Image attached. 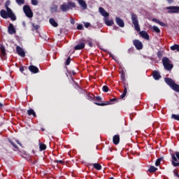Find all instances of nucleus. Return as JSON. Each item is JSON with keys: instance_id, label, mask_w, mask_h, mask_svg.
Returning a JSON list of instances; mask_svg holds the SVG:
<instances>
[{"instance_id": "obj_29", "label": "nucleus", "mask_w": 179, "mask_h": 179, "mask_svg": "<svg viewBox=\"0 0 179 179\" xmlns=\"http://www.w3.org/2000/svg\"><path fill=\"white\" fill-rule=\"evenodd\" d=\"M94 167L96 170H101V165L99 164H94Z\"/></svg>"}, {"instance_id": "obj_5", "label": "nucleus", "mask_w": 179, "mask_h": 179, "mask_svg": "<svg viewBox=\"0 0 179 179\" xmlns=\"http://www.w3.org/2000/svg\"><path fill=\"white\" fill-rule=\"evenodd\" d=\"M172 157V164L174 167H178L179 166V152H176V155L174 154L171 155Z\"/></svg>"}, {"instance_id": "obj_2", "label": "nucleus", "mask_w": 179, "mask_h": 179, "mask_svg": "<svg viewBox=\"0 0 179 179\" xmlns=\"http://www.w3.org/2000/svg\"><path fill=\"white\" fill-rule=\"evenodd\" d=\"M165 82L174 90L175 92H179V85L174 83V80L170 78H165Z\"/></svg>"}, {"instance_id": "obj_53", "label": "nucleus", "mask_w": 179, "mask_h": 179, "mask_svg": "<svg viewBox=\"0 0 179 179\" xmlns=\"http://www.w3.org/2000/svg\"><path fill=\"white\" fill-rule=\"evenodd\" d=\"M117 100V99H112L110 100V101H115Z\"/></svg>"}, {"instance_id": "obj_40", "label": "nucleus", "mask_w": 179, "mask_h": 179, "mask_svg": "<svg viewBox=\"0 0 179 179\" xmlns=\"http://www.w3.org/2000/svg\"><path fill=\"white\" fill-rule=\"evenodd\" d=\"M77 29L78 30H83V25L82 24H78V27H77Z\"/></svg>"}, {"instance_id": "obj_25", "label": "nucleus", "mask_w": 179, "mask_h": 179, "mask_svg": "<svg viewBox=\"0 0 179 179\" xmlns=\"http://www.w3.org/2000/svg\"><path fill=\"white\" fill-rule=\"evenodd\" d=\"M67 5L69 6V9H72V8H76V3L72 1L69 2Z\"/></svg>"}, {"instance_id": "obj_56", "label": "nucleus", "mask_w": 179, "mask_h": 179, "mask_svg": "<svg viewBox=\"0 0 179 179\" xmlns=\"http://www.w3.org/2000/svg\"><path fill=\"white\" fill-rule=\"evenodd\" d=\"M110 57H112V58H113V55L110 54Z\"/></svg>"}, {"instance_id": "obj_55", "label": "nucleus", "mask_w": 179, "mask_h": 179, "mask_svg": "<svg viewBox=\"0 0 179 179\" xmlns=\"http://www.w3.org/2000/svg\"><path fill=\"white\" fill-rule=\"evenodd\" d=\"M16 142H17V143H18V145H22V144H20V143L19 142V141H17Z\"/></svg>"}, {"instance_id": "obj_46", "label": "nucleus", "mask_w": 179, "mask_h": 179, "mask_svg": "<svg viewBox=\"0 0 179 179\" xmlns=\"http://www.w3.org/2000/svg\"><path fill=\"white\" fill-rule=\"evenodd\" d=\"M125 96H127V94L123 92L122 94L120 96V97H121V99H124V97H125Z\"/></svg>"}, {"instance_id": "obj_57", "label": "nucleus", "mask_w": 179, "mask_h": 179, "mask_svg": "<svg viewBox=\"0 0 179 179\" xmlns=\"http://www.w3.org/2000/svg\"><path fill=\"white\" fill-rule=\"evenodd\" d=\"M109 179H114V178H109Z\"/></svg>"}, {"instance_id": "obj_32", "label": "nucleus", "mask_w": 179, "mask_h": 179, "mask_svg": "<svg viewBox=\"0 0 179 179\" xmlns=\"http://www.w3.org/2000/svg\"><path fill=\"white\" fill-rule=\"evenodd\" d=\"M171 118H174V120H176L177 121H179V115L173 114L171 115Z\"/></svg>"}, {"instance_id": "obj_38", "label": "nucleus", "mask_w": 179, "mask_h": 179, "mask_svg": "<svg viewBox=\"0 0 179 179\" xmlns=\"http://www.w3.org/2000/svg\"><path fill=\"white\" fill-rule=\"evenodd\" d=\"M32 5H38V1L37 0H31Z\"/></svg>"}, {"instance_id": "obj_44", "label": "nucleus", "mask_w": 179, "mask_h": 179, "mask_svg": "<svg viewBox=\"0 0 179 179\" xmlns=\"http://www.w3.org/2000/svg\"><path fill=\"white\" fill-rule=\"evenodd\" d=\"M85 27H90V23H89V22H85Z\"/></svg>"}, {"instance_id": "obj_30", "label": "nucleus", "mask_w": 179, "mask_h": 179, "mask_svg": "<svg viewBox=\"0 0 179 179\" xmlns=\"http://www.w3.org/2000/svg\"><path fill=\"white\" fill-rule=\"evenodd\" d=\"M152 29L154 30V31H155V33H160V29H159V27H157V26H153Z\"/></svg>"}, {"instance_id": "obj_3", "label": "nucleus", "mask_w": 179, "mask_h": 179, "mask_svg": "<svg viewBox=\"0 0 179 179\" xmlns=\"http://www.w3.org/2000/svg\"><path fill=\"white\" fill-rule=\"evenodd\" d=\"M163 65L167 71H171L173 69V64H171L170 59L167 57H164L162 59Z\"/></svg>"}, {"instance_id": "obj_37", "label": "nucleus", "mask_w": 179, "mask_h": 179, "mask_svg": "<svg viewBox=\"0 0 179 179\" xmlns=\"http://www.w3.org/2000/svg\"><path fill=\"white\" fill-rule=\"evenodd\" d=\"M102 89H103V92H105L106 93H107V92H108V87H107L106 85H104Z\"/></svg>"}, {"instance_id": "obj_15", "label": "nucleus", "mask_w": 179, "mask_h": 179, "mask_svg": "<svg viewBox=\"0 0 179 179\" xmlns=\"http://www.w3.org/2000/svg\"><path fill=\"white\" fill-rule=\"evenodd\" d=\"M0 51H1L0 57H1V58L3 59V57L6 55V50H5V47L3 45L0 46Z\"/></svg>"}, {"instance_id": "obj_14", "label": "nucleus", "mask_w": 179, "mask_h": 179, "mask_svg": "<svg viewBox=\"0 0 179 179\" xmlns=\"http://www.w3.org/2000/svg\"><path fill=\"white\" fill-rule=\"evenodd\" d=\"M99 10L101 15H102V16H103L104 17H108L109 14H108V13H107V11H106V10H104V8L101 7V8H99Z\"/></svg>"}, {"instance_id": "obj_6", "label": "nucleus", "mask_w": 179, "mask_h": 179, "mask_svg": "<svg viewBox=\"0 0 179 179\" xmlns=\"http://www.w3.org/2000/svg\"><path fill=\"white\" fill-rule=\"evenodd\" d=\"M23 10L27 17H33V12L29 6H24Z\"/></svg>"}, {"instance_id": "obj_54", "label": "nucleus", "mask_w": 179, "mask_h": 179, "mask_svg": "<svg viewBox=\"0 0 179 179\" xmlns=\"http://www.w3.org/2000/svg\"><path fill=\"white\" fill-rule=\"evenodd\" d=\"M2 107H3V104L0 103V108H2Z\"/></svg>"}, {"instance_id": "obj_35", "label": "nucleus", "mask_w": 179, "mask_h": 179, "mask_svg": "<svg viewBox=\"0 0 179 179\" xmlns=\"http://www.w3.org/2000/svg\"><path fill=\"white\" fill-rule=\"evenodd\" d=\"M162 160H163V158H159L155 162V166H159L160 162H162Z\"/></svg>"}, {"instance_id": "obj_50", "label": "nucleus", "mask_w": 179, "mask_h": 179, "mask_svg": "<svg viewBox=\"0 0 179 179\" xmlns=\"http://www.w3.org/2000/svg\"><path fill=\"white\" fill-rule=\"evenodd\" d=\"M57 163H60L61 164H62L64 163V161L62 160H59V161H56Z\"/></svg>"}, {"instance_id": "obj_13", "label": "nucleus", "mask_w": 179, "mask_h": 179, "mask_svg": "<svg viewBox=\"0 0 179 179\" xmlns=\"http://www.w3.org/2000/svg\"><path fill=\"white\" fill-rule=\"evenodd\" d=\"M8 31L9 34H15L16 33V29H15V27H13V24H10L8 28Z\"/></svg>"}, {"instance_id": "obj_8", "label": "nucleus", "mask_w": 179, "mask_h": 179, "mask_svg": "<svg viewBox=\"0 0 179 179\" xmlns=\"http://www.w3.org/2000/svg\"><path fill=\"white\" fill-rule=\"evenodd\" d=\"M78 5H80V8L83 9L84 10L87 9V3H86V1L85 0H78Z\"/></svg>"}, {"instance_id": "obj_27", "label": "nucleus", "mask_w": 179, "mask_h": 179, "mask_svg": "<svg viewBox=\"0 0 179 179\" xmlns=\"http://www.w3.org/2000/svg\"><path fill=\"white\" fill-rule=\"evenodd\" d=\"M27 113L29 115H34V117H36V113L33 109L28 110Z\"/></svg>"}, {"instance_id": "obj_22", "label": "nucleus", "mask_w": 179, "mask_h": 179, "mask_svg": "<svg viewBox=\"0 0 179 179\" xmlns=\"http://www.w3.org/2000/svg\"><path fill=\"white\" fill-rule=\"evenodd\" d=\"M113 143L115 145H118V143H120V136L115 135L113 136Z\"/></svg>"}, {"instance_id": "obj_33", "label": "nucleus", "mask_w": 179, "mask_h": 179, "mask_svg": "<svg viewBox=\"0 0 179 179\" xmlns=\"http://www.w3.org/2000/svg\"><path fill=\"white\" fill-rule=\"evenodd\" d=\"M18 5H23L24 4V0H15Z\"/></svg>"}, {"instance_id": "obj_1", "label": "nucleus", "mask_w": 179, "mask_h": 179, "mask_svg": "<svg viewBox=\"0 0 179 179\" xmlns=\"http://www.w3.org/2000/svg\"><path fill=\"white\" fill-rule=\"evenodd\" d=\"M131 22L134 26L136 31H141V27H139V20H138V15L136 14L131 13Z\"/></svg>"}, {"instance_id": "obj_41", "label": "nucleus", "mask_w": 179, "mask_h": 179, "mask_svg": "<svg viewBox=\"0 0 179 179\" xmlns=\"http://www.w3.org/2000/svg\"><path fill=\"white\" fill-rule=\"evenodd\" d=\"M159 24L162 27H166L167 26L166 24H164V22H162L161 21H159Z\"/></svg>"}, {"instance_id": "obj_31", "label": "nucleus", "mask_w": 179, "mask_h": 179, "mask_svg": "<svg viewBox=\"0 0 179 179\" xmlns=\"http://www.w3.org/2000/svg\"><path fill=\"white\" fill-rule=\"evenodd\" d=\"M51 10H52V12H58V6H53L51 8Z\"/></svg>"}, {"instance_id": "obj_52", "label": "nucleus", "mask_w": 179, "mask_h": 179, "mask_svg": "<svg viewBox=\"0 0 179 179\" xmlns=\"http://www.w3.org/2000/svg\"><path fill=\"white\" fill-rule=\"evenodd\" d=\"M88 45H90V47H93V44L91 42H90Z\"/></svg>"}, {"instance_id": "obj_48", "label": "nucleus", "mask_w": 179, "mask_h": 179, "mask_svg": "<svg viewBox=\"0 0 179 179\" xmlns=\"http://www.w3.org/2000/svg\"><path fill=\"white\" fill-rule=\"evenodd\" d=\"M71 24H75V20L71 19Z\"/></svg>"}, {"instance_id": "obj_20", "label": "nucleus", "mask_w": 179, "mask_h": 179, "mask_svg": "<svg viewBox=\"0 0 179 179\" xmlns=\"http://www.w3.org/2000/svg\"><path fill=\"white\" fill-rule=\"evenodd\" d=\"M83 48H85V43H81L76 45L74 50H83Z\"/></svg>"}, {"instance_id": "obj_47", "label": "nucleus", "mask_w": 179, "mask_h": 179, "mask_svg": "<svg viewBox=\"0 0 179 179\" xmlns=\"http://www.w3.org/2000/svg\"><path fill=\"white\" fill-rule=\"evenodd\" d=\"M20 72H23V71H24V67H23V66L20 67Z\"/></svg>"}, {"instance_id": "obj_11", "label": "nucleus", "mask_w": 179, "mask_h": 179, "mask_svg": "<svg viewBox=\"0 0 179 179\" xmlns=\"http://www.w3.org/2000/svg\"><path fill=\"white\" fill-rule=\"evenodd\" d=\"M16 50L18 55H20L22 58L25 57L26 54L22 48L17 46Z\"/></svg>"}, {"instance_id": "obj_21", "label": "nucleus", "mask_w": 179, "mask_h": 179, "mask_svg": "<svg viewBox=\"0 0 179 179\" xmlns=\"http://www.w3.org/2000/svg\"><path fill=\"white\" fill-rule=\"evenodd\" d=\"M153 78L155 80H159L160 79V73L157 72V71L153 72Z\"/></svg>"}, {"instance_id": "obj_26", "label": "nucleus", "mask_w": 179, "mask_h": 179, "mask_svg": "<svg viewBox=\"0 0 179 179\" xmlns=\"http://www.w3.org/2000/svg\"><path fill=\"white\" fill-rule=\"evenodd\" d=\"M39 148H40V150H45V149H47V145H45V144H43L40 143Z\"/></svg>"}, {"instance_id": "obj_10", "label": "nucleus", "mask_w": 179, "mask_h": 179, "mask_svg": "<svg viewBox=\"0 0 179 179\" xmlns=\"http://www.w3.org/2000/svg\"><path fill=\"white\" fill-rule=\"evenodd\" d=\"M134 45H135V47L137 50H142V48L143 47V45H142V43L141 41H139L138 40H134Z\"/></svg>"}, {"instance_id": "obj_36", "label": "nucleus", "mask_w": 179, "mask_h": 179, "mask_svg": "<svg viewBox=\"0 0 179 179\" xmlns=\"http://www.w3.org/2000/svg\"><path fill=\"white\" fill-rule=\"evenodd\" d=\"M96 106H108V104H111V103L108 102L107 103H95Z\"/></svg>"}, {"instance_id": "obj_51", "label": "nucleus", "mask_w": 179, "mask_h": 179, "mask_svg": "<svg viewBox=\"0 0 179 179\" xmlns=\"http://www.w3.org/2000/svg\"><path fill=\"white\" fill-rule=\"evenodd\" d=\"M127 87L124 86V90L123 93L127 94Z\"/></svg>"}, {"instance_id": "obj_23", "label": "nucleus", "mask_w": 179, "mask_h": 179, "mask_svg": "<svg viewBox=\"0 0 179 179\" xmlns=\"http://www.w3.org/2000/svg\"><path fill=\"white\" fill-rule=\"evenodd\" d=\"M50 24H52V26H53V27H58V23H57V22H55V20H54V18H50L49 20Z\"/></svg>"}, {"instance_id": "obj_34", "label": "nucleus", "mask_w": 179, "mask_h": 179, "mask_svg": "<svg viewBox=\"0 0 179 179\" xmlns=\"http://www.w3.org/2000/svg\"><path fill=\"white\" fill-rule=\"evenodd\" d=\"M32 30L34 31V30H38V25H35L34 23H32Z\"/></svg>"}, {"instance_id": "obj_9", "label": "nucleus", "mask_w": 179, "mask_h": 179, "mask_svg": "<svg viewBox=\"0 0 179 179\" xmlns=\"http://www.w3.org/2000/svg\"><path fill=\"white\" fill-rule=\"evenodd\" d=\"M0 15L1 17H3V19H8V17H10L12 19V17L9 15V13L5 10H1L0 11Z\"/></svg>"}, {"instance_id": "obj_42", "label": "nucleus", "mask_w": 179, "mask_h": 179, "mask_svg": "<svg viewBox=\"0 0 179 179\" xmlns=\"http://www.w3.org/2000/svg\"><path fill=\"white\" fill-rule=\"evenodd\" d=\"M71 64V57H68L66 62V65H69Z\"/></svg>"}, {"instance_id": "obj_4", "label": "nucleus", "mask_w": 179, "mask_h": 179, "mask_svg": "<svg viewBox=\"0 0 179 179\" xmlns=\"http://www.w3.org/2000/svg\"><path fill=\"white\" fill-rule=\"evenodd\" d=\"M9 5H10V1L8 0L6 3V9L8 13L9 16L11 17V20H16V15H15V14L12 11V9L8 7L9 6Z\"/></svg>"}, {"instance_id": "obj_17", "label": "nucleus", "mask_w": 179, "mask_h": 179, "mask_svg": "<svg viewBox=\"0 0 179 179\" xmlns=\"http://www.w3.org/2000/svg\"><path fill=\"white\" fill-rule=\"evenodd\" d=\"M139 34L141 36L143 37V38H145V40H149V34H148V32L142 31H140Z\"/></svg>"}, {"instance_id": "obj_12", "label": "nucleus", "mask_w": 179, "mask_h": 179, "mask_svg": "<svg viewBox=\"0 0 179 179\" xmlns=\"http://www.w3.org/2000/svg\"><path fill=\"white\" fill-rule=\"evenodd\" d=\"M115 22L117 26H120V27H124V26H125V23H124V20H122L121 18L118 17L115 18Z\"/></svg>"}, {"instance_id": "obj_16", "label": "nucleus", "mask_w": 179, "mask_h": 179, "mask_svg": "<svg viewBox=\"0 0 179 179\" xmlns=\"http://www.w3.org/2000/svg\"><path fill=\"white\" fill-rule=\"evenodd\" d=\"M60 9L62 12H66V10H69V6L66 3H63L60 6Z\"/></svg>"}, {"instance_id": "obj_45", "label": "nucleus", "mask_w": 179, "mask_h": 179, "mask_svg": "<svg viewBox=\"0 0 179 179\" xmlns=\"http://www.w3.org/2000/svg\"><path fill=\"white\" fill-rule=\"evenodd\" d=\"M10 143H11L12 146H13V148H15V149H17V146L15 144H14L13 142H10Z\"/></svg>"}, {"instance_id": "obj_18", "label": "nucleus", "mask_w": 179, "mask_h": 179, "mask_svg": "<svg viewBox=\"0 0 179 179\" xmlns=\"http://www.w3.org/2000/svg\"><path fill=\"white\" fill-rule=\"evenodd\" d=\"M104 22L107 26H113V24H114V21L113 20H109L107 17L104 18Z\"/></svg>"}, {"instance_id": "obj_43", "label": "nucleus", "mask_w": 179, "mask_h": 179, "mask_svg": "<svg viewBox=\"0 0 179 179\" xmlns=\"http://www.w3.org/2000/svg\"><path fill=\"white\" fill-rule=\"evenodd\" d=\"M152 22H155V23H157L158 24L160 23V20L155 18L152 19Z\"/></svg>"}, {"instance_id": "obj_19", "label": "nucleus", "mask_w": 179, "mask_h": 179, "mask_svg": "<svg viewBox=\"0 0 179 179\" xmlns=\"http://www.w3.org/2000/svg\"><path fill=\"white\" fill-rule=\"evenodd\" d=\"M29 69L33 73H38V68H37L36 66H29Z\"/></svg>"}, {"instance_id": "obj_7", "label": "nucleus", "mask_w": 179, "mask_h": 179, "mask_svg": "<svg viewBox=\"0 0 179 179\" xmlns=\"http://www.w3.org/2000/svg\"><path fill=\"white\" fill-rule=\"evenodd\" d=\"M169 10V13H179V7L178 6H169L167 8Z\"/></svg>"}, {"instance_id": "obj_24", "label": "nucleus", "mask_w": 179, "mask_h": 179, "mask_svg": "<svg viewBox=\"0 0 179 179\" xmlns=\"http://www.w3.org/2000/svg\"><path fill=\"white\" fill-rule=\"evenodd\" d=\"M172 51H178L179 52V45L176 44L171 47Z\"/></svg>"}, {"instance_id": "obj_49", "label": "nucleus", "mask_w": 179, "mask_h": 179, "mask_svg": "<svg viewBox=\"0 0 179 179\" xmlns=\"http://www.w3.org/2000/svg\"><path fill=\"white\" fill-rule=\"evenodd\" d=\"M96 99L98 101H100V100H101V97H100V96H96Z\"/></svg>"}, {"instance_id": "obj_39", "label": "nucleus", "mask_w": 179, "mask_h": 179, "mask_svg": "<svg viewBox=\"0 0 179 179\" xmlns=\"http://www.w3.org/2000/svg\"><path fill=\"white\" fill-rule=\"evenodd\" d=\"M173 173H174V176H176V177H178L179 178V174H178V171L175 169L173 171Z\"/></svg>"}, {"instance_id": "obj_28", "label": "nucleus", "mask_w": 179, "mask_h": 179, "mask_svg": "<svg viewBox=\"0 0 179 179\" xmlns=\"http://www.w3.org/2000/svg\"><path fill=\"white\" fill-rule=\"evenodd\" d=\"M157 170V168L155 167V166H150V169H148V171L150 173H155V171H156Z\"/></svg>"}]
</instances>
